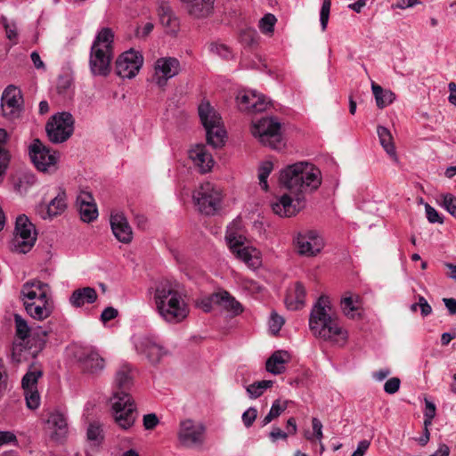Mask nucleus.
<instances>
[{"label":"nucleus","instance_id":"obj_1","mask_svg":"<svg viewBox=\"0 0 456 456\" xmlns=\"http://www.w3.org/2000/svg\"><path fill=\"white\" fill-rule=\"evenodd\" d=\"M280 181L289 194H284L273 202L272 209L281 217H290L304 208L305 195L317 190L321 185V171L311 163L297 162L281 172Z\"/></svg>","mask_w":456,"mask_h":456},{"label":"nucleus","instance_id":"obj_2","mask_svg":"<svg viewBox=\"0 0 456 456\" xmlns=\"http://www.w3.org/2000/svg\"><path fill=\"white\" fill-rule=\"evenodd\" d=\"M309 328L314 337L335 345L342 346L347 340V331L340 325L330 299L325 295H322L313 305Z\"/></svg>","mask_w":456,"mask_h":456},{"label":"nucleus","instance_id":"obj_3","mask_svg":"<svg viewBox=\"0 0 456 456\" xmlns=\"http://www.w3.org/2000/svg\"><path fill=\"white\" fill-rule=\"evenodd\" d=\"M13 319L15 335L20 341L12 344V361L21 362L36 358L45 346L48 331L41 327L32 331L28 322L18 314H14Z\"/></svg>","mask_w":456,"mask_h":456},{"label":"nucleus","instance_id":"obj_4","mask_svg":"<svg viewBox=\"0 0 456 456\" xmlns=\"http://www.w3.org/2000/svg\"><path fill=\"white\" fill-rule=\"evenodd\" d=\"M153 299L158 314L168 323H179L189 314L183 294L169 281H161L156 285Z\"/></svg>","mask_w":456,"mask_h":456},{"label":"nucleus","instance_id":"obj_5","mask_svg":"<svg viewBox=\"0 0 456 456\" xmlns=\"http://www.w3.org/2000/svg\"><path fill=\"white\" fill-rule=\"evenodd\" d=\"M20 297L27 314L37 321L47 319L54 305L49 285L39 280H31L22 285Z\"/></svg>","mask_w":456,"mask_h":456},{"label":"nucleus","instance_id":"obj_6","mask_svg":"<svg viewBox=\"0 0 456 456\" xmlns=\"http://www.w3.org/2000/svg\"><path fill=\"white\" fill-rule=\"evenodd\" d=\"M114 32L110 28H101L90 49L89 66L94 76H108L114 56Z\"/></svg>","mask_w":456,"mask_h":456},{"label":"nucleus","instance_id":"obj_7","mask_svg":"<svg viewBox=\"0 0 456 456\" xmlns=\"http://www.w3.org/2000/svg\"><path fill=\"white\" fill-rule=\"evenodd\" d=\"M110 403L115 423L124 430L131 428L139 415L132 395L129 393H113Z\"/></svg>","mask_w":456,"mask_h":456},{"label":"nucleus","instance_id":"obj_8","mask_svg":"<svg viewBox=\"0 0 456 456\" xmlns=\"http://www.w3.org/2000/svg\"><path fill=\"white\" fill-rule=\"evenodd\" d=\"M198 110L206 130L208 143L214 148L221 147L226 136V132L221 124V117L208 102H201Z\"/></svg>","mask_w":456,"mask_h":456},{"label":"nucleus","instance_id":"obj_9","mask_svg":"<svg viewBox=\"0 0 456 456\" xmlns=\"http://www.w3.org/2000/svg\"><path fill=\"white\" fill-rule=\"evenodd\" d=\"M37 238L35 225L27 216L20 215L16 218L13 238L10 242L12 252L26 254L34 247Z\"/></svg>","mask_w":456,"mask_h":456},{"label":"nucleus","instance_id":"obj_10","mask_svg":"<svg viewBox=\"0 0 456 456\" xmlns=\"http://www.w3.org/2000/svg\"><path fill=\"white\" fill-rule=\"evenodd\" d=\"M251 133L259 142L273 150H280L283 146L281 133V123L273 117H265L253 123Z\"/></svg>","mask_w":456,"mask_h":456},{"label":"nucleus","instance_id":"obj_11","mask_svg":"<svg viewBox=\"0 0 456 456\" xmlns=\"http://www.w3.org/2000/svg\"><path fill=\"white\" fill-rule=\"evenodd\" d=\"M28 153L35 167L42 173L53 174L58 169L60 154L44 144L39 139H34L28 147Z\"/></svg>","mask_w":456,"mask_h":456},{"label":"nucleus","instance_id":"obj_12","mask_svg":"<svg viewBox=\"0 0 456 456\" xmlns=\"http://www.w3.org/2000/svg\"><path fill=\"white\" fill-rule=\"evenodd\" d=\"M75 119L67 111L58 112L51 117L45 125L49 141L53 143H62L69 139L74 132Z\"/></svg>","mask_w":456,"mask_h":456},{"label":"nucleus","instance_id":"obj_13","mask_svg":"<svg viewBox=\"0 0 456 456\" xmlns=\"http://www.w3.org/2000/svg\"><path fill=\"white\" fill-rule=\"evenodd\" d=\"M225 240L232 253L248 267L256 268L261 265L259 251L255 248L244 246L245 237L241 234L227 230Z\"/></svg>","mask_w":456,"mask_h":456},{"label":"nucleus","instance_id":"obj_14","mask_svg":"<svg viewBox=\"0 0 456 456\" xmlns=\"http://www.w3.org/2000/svg\"><path fill=\"white\" fill-rule=\"evenodd\" d=\"M193 200L201 213L215 214L220 208L221 193L211 183H202L193 193Z\"/></svg>","mask_w":456,"mask_h":456},{"label":"nucleus","instance_id":"obj_15","mask_svg":"<svg viewBox=\"0 0 456 456\" xmlns=\"http://www.w3.org/2000/svg\"><path fill=\"white\" fill-rule=\"evenodd\" d=\"M143 63L141 53L130 49L124 52L116 61V73L123 78L134 77Z\"/></svg>","mask_w":456,"mask_h":456},{"label":"nucleus","instance_id":"obj_16","mask_svg":"<svg viewBox=\"0 0 456 456\" xmlns=\"http://www.w3.org/2000/svg\"><path fill=\"white\" fill-rule=\"evenodd\" d=\"M23 98L21 91L12 86H8L1 97V109L3 116L10 120L18 118L22 112Z\"/></svg>","mask_w":456,"mask_h":456},{"label":"nucleus","instance_id":"obj_17","mask_svg":"<svg viewBox=\"0 0 456 456\" xmlns=\"http://www.w3.org/2000/svg\"><path fill=\"white\" fill-rule=\"evenodd\" d=\"M139 354L144 355L151 363H157L167 354V351L153 337H138L134 341Z\"/></svg>","mask_w":456,"mask_h":456},{"label":"nucleus","instance_id":"obj_18","mask_svg":"<svg viewBox=\"0 0 456 456\" xmlns=\"http://www.w3.org/2000/svg\"><path fill=\"white\" fill-rule=\"evenodd\" d=\"M295 242L298 254L305 256H316L323 248L322 239L313 230L299 232Z\"/></svg>","mask_w":456,"mask_h":456},{"label":"nucleus","instance_id":"obj_19","mask_svg":"<svg viewBox=\"0 0 456 456\" xmlns=\"http://www.w3.org/2000/svg\"><path fill=\"white\" fill-rule=\"evenodd\" d=\"M77 362L81 370L91 375L100 374L105 367L104 359L93 346L83 348L77 354Z\"/></svg>","mask_w":456,"mask_h":456},{"label":"nucleus","instance_id":"obj_20","mask_svg":"<svg viewBox=\"0 0 456 456\" xmlns=\"http://www.w3.org/2000/svg\"><path fill=\"white\" fill-rule=\"evenodd\" d=\"M180 62L173 57L159 58L155 62L156 83L164 86L169 78L174 77L179 72Z\"/></svg>","mask_w":456,"mask_h":456},{"label":"nucleus","instance_id":"obj_21","mask_svg":"<svg viewBox=\"0 0 456 456\" xmlns=\"http://www.w3.org/2000/svg\"><path fill=\"white\" fill-rule=\"evenodd\" d=\"M205 428L201 425H195L192 420L186 419L181 423L179 439L186 446L200 445L204 441Z\"/></svg>","mask_w":456,"mask_h":456},{"label":"nucleus","instance_id":"obj_22","mask_svg":"<svg viewBox=\"0 0 456 456\" xmlns=\"http://www.w3.org/2000/svg\"><path fill=\"white\" fill-rule=\"evenodd\" d=\"M46 425L48 428L53 429V439L63 438L68 433L67 411L61 408H55L49 411Z\"/></svg>","mask_w":456,"mask_h":456},{"label":"nucleus","instance_id":"obj_23","mask_svg":"<svg viewBox=\"0 0 456 456\" xmlns=\"http://www.w3.org/2000/svg\"><path fill=\"white\" fill-rule=\"evenodd\" d=\"M110 226L116 239L125 244L130 243L133 239L132 228L123 213H112Z\"/></svg>","mask_w":456,"mask_h":456},{"label":"nucleus","instance_id":"obj_24","mask_svg":"<svg viewBox=\"0 0 456 456\" xmlns=\"http://www.w3.org/2000/svg\"><path fill=\"white\" fill-rule=\"evenodd\" d=\"M239 108L241 110L262 112L266 110L268 102L264 95L254 91L240 93L237 96Z\"/></svg>","mask_w":456,"mask_h":456},{"label":"nucleus","instance_id":"obj_25","mask_svg":"<svg viewBox=\"0 0 456 456\" xmlns=\"http://www.w3.org/2000/svg\"><path fill=\"white\" fill-rule=\"evenodd\" d=\"M77 205L84 222L90 223L97 218L98 209L90 192L81 191L77 197Z\"/></svg>","mask_w":456,"mask_h":456},{"label":"nucleus","instance_id":"obj_26","mask_svg":"<svg viewBox=\"0 0 456 456\" xmlns=\"http://www.w3.org/2000/svg\"><path fill=\"white\" fill-rule=\"evenodd\" d=\"M189 157L202 174L211 170L214 165V159L211 154L202 144L196 145L189 151Z\"/></svg>","mask_w":456,"mask_h":456},{"label":"nucleus","instance_id":"obj_27","mask_svg":"<svg viewBox=\"0 0 456 456\" xmlns=\"http://www.w3.org/2000/svg\"><path fill=\"white\" fill-rule=\"evenodd\" d=\"M98 295L94 288L84 287L75 289L69 298V303L75 308L84 306L86 304H94Z\"/></svg>","mask_w":456,"mask_h":456},{"label":"nucleus","instance_id":"obj_28","mask_svg":"<svg viewBox=\"0 0 456 456\" xmlns=\"http://www.w3.org/2000/svg\"><path fill=\"white\" fill-rule=\"evenodd\" d=\"M134 384L129 365H122L116 372L113 393H128Z\"/></svg>","mask_w":456,"mask_h":456},{"label":"nucleus","instance_id":"obj_29","mask_svg":"<svg viewBox=\"0 0 456 456\" xmlns=\"http://www.w3.org/2000/svg\"><path fill=\"white\" fill-rule=\"evenodd\" d=\"M289 360V354L287 351H275L266 361V370L272 374L277 375L284 372L285 363Z\"/></svg>","mask_w":456,"mask_h":456},{"label":"nucleus","instance_id":"obj_30","mask_svg":"<svg viewBox=\"0 0 456 456\" xmlns=\"http://www.w3.org/2000/svg\"><path fill=\"white\" fill-rule=\"evenodd\" d=\"M67 208V195L63 189L60 188L57 195L49 202L45 208V214L43 218H53L61 215Z\"/></svg>","mask_w":456,"mask_h":456},{"label":"nucleus","instance_id":"obj_31","mask_svg":"<svg viewBox=\"0 0 456 456\" xmlns=\"http://www.w3.org/2000/svg\"><path fill=\"white\" fill-rule=\"evenodd\" d=\"M305 289L301 282H297L294 288L289 291L285 304L290 310H297L304 306L305 300Z\"/></svg>","mask_w":456,"mask_h":456},{"label":"nucleus","instance_id":"obj_32","mask_svg":"<svg viewBox=\"0 0 456 456\" xmlns=\"http://www.w3.org/2000/svg\"><path fill=\"white\" fill-rule=\"evenodd\" d=\"M215 298L216 300H219V305L233 315H239L244 310L242 305L225 290L216 292L214 299Z\"/></svg>","mask_w":456,"mask_h":456},{"label":"nucleus","instance_id":"obj_33","mask_svg":"<svg viewBox=\"0 0 456 456\" xmlns=\"http://www.w3.org/2000/svg\"><path fill=\"white\" fill-rule=\"evenodd\" d=\"M371 90L378 108L384 109L395 99V94L390 90H384L379 85L372 82Z\"/></svg>","mask_w":456,"mask_h":456},{"label":"nucleus","instance_id":"obj_34","mask_svg":"<svg viewBox=\"0 0 456 456\" xmlns=\"http://www.w3.org/2000/svg\"><path fill=\"white\" fill-rule=\"evenodd\" d=\"M43 376V370L40 366L31 364L27 373L21 379V387L24 390L37 389L38 379Z\"/></svg>","mask_w":456,"mask_h":456},{"label":"nucleus","instance_id":"obj_35","mask_svg":"<svg viewBox=\"0 0 456 456\" xmlns=\"http://www.w3.org/2000/svg\"><path fill=\"white\" fill-rule=\"evenodd\" d=\"M37 179L33 172H21L14 182V189L20 194L26 193L29 188L37 183Z\"/></svg>","mask_w":456,"mask_h":456},{"label":"nucleus","instance_id":"obj_36","mask_svg":"<svg viewBox=\"0 0 456 456\" xmlns=\"http://www.w3.org/2000/svg\"><path fill=\"white\" fill-rule=\"evenodd\" d=\"M340 306L346 316L354 319L360 306L359 297L351 294L345 295L340 301Z\"/></svg>","mask_w":456,"mask_h":456},{"label":"nucleus","instance_id":"obj_37","mask_svg":"<svg viewBox=\"0 0 456 456\" xmlns=\"http://www.w3.org/2000/svg\"><path fill=\"white\" fill-rule=\"evenodd\" d=\"M378 136L379 142L385 151L391 157H395V148L393 142V137L390 131L382 126H379L377 128Z\"/></svg>","mask_w":456,"mask_h":456},{"label":"nucleus","instance_id":"obj_38","mask_svg":"<svg viewBox=\"0 0 456 456\" xmlns=\"http://www.w3.org/2000/svg\"><path fill=\"white\" fill-rule=\"evenodd\" d=\"M288 407V403H281L280 400H275L267 413V415L262 419V427L266 426L273 419L279 417Z\"/></svg>","mask_w":456,"mask_h":456},{"label":"nucleus","instance_id":"obj_39","mask_svg":"<svg viewBox=\"0 0 456 456\" xmlns=\"http://www.w3.org/2000/svg\"><path fill=\"white\" fill-rule=\"evenodd\" d=\"M239 38L245 46H254L258 42V34L256 29L246 28L240 30Z\"/></svg>","mask_w":456,"mask_h":456},{"label":"nucleus","instance_id":"obj_40","mask_svg":"<svg viewBox=\"0 0 456 456\" xmlns=\"http://www.w3.org/2000/svg\"><path fill=\"white\" fill-rule=\"evenodd\" d=\"M273 386L271 380H262L255 382L247 387V392L251 398H257L264 394V392Z\"/></svg>","mask_w":456,"mask_h":456},{"label":"nucleus","instance_id":"obj_41","mask_svg":"<svg viewBox=\"0 0 456 456\" xmlns=\"http://www.w3.org/2000/svg\"><path fill=\"white\" fill-rule=\"evenodd\" d=\"M273 170V163L271 161H265L261 164L258 168V179L259 184L264 191L268 190L267 178Z\"/></svg>","mask_w":456,"mask_h":456},{"label":"nucleus","instance_id":"obj_42","mask_svg":"<svg viewBox=\"0 0 456 456\" xmlns=\"http://www.w3.org/2000/svg\"><path fill=\"white\" fill-rule=\"evenodd\" d=\"M87 439L99 445L103 440V434L102 426L99 423L94 422L88 426Z\"/></svg>","mask_w":456,"mask_h":456},{"label":"nucleus","instance_id":"obj_43","mask_svg":"<svg viewBox=\"0 0 456 456\" xmlns=\"http://www.w3.org/2000/svg\"><path fill=\"white\" fill-rule=\"evenodd\" d=\"M27 407L30 410H36L40 405V395L37 389L24 390Z\"/></svg>","mask_w":456,"mask_h":456},{"label":"nucleus","instance_id":"obj_44","mask_svg":"<svg viewBox=\"0 0 456 456\" xmlns=\"http://www.w3.org/2000/svg\"><path fill=\"white\" fill-rule=\"evenodd\" d=\"M276 17L272 13L265 14L259 20V28L264 34H270L273 32L274 25L276 23Z\"/></svg>","mask_w":456,"mask_h":456},{"label":"nucleus","instance_id":"obj_45","mask_svg":"<svg viewBox=\"0 0 456 456\" xmlns=\"http://www.w3.org/2000/svg\"><path fill=\"white\" fill-rule=\"evenodd\" d=\"M441 198V206L456 218V197L451 193H446L443 194Z\"/></svg>","mask_w":456,"mask_h":456},{"label":"nucleus","instance_id":"obj_46","mask_svg":"<svg viewBox=\"0 0 456 456\" xmlns=\"http://www.w3.org/2000/svg\"><path fill=\"white\" fill-rule=\"evenodd\" d=\"M209 51L225 60H229L232 56L231 49L224 44L212 43L209 45Z\"/></svg>","mask_w":456,"mask_h":456},{"label":"nucleus","instance_id":"obj_47","mask_svg":"<svg viewBox=\"0 0 456 456\" xmlns=\"http://www.w3.org/2000/svg\"><path fill=\"white\" fill-rule=\"evenodd\" d=\"M159 19L162 25L166 27H175L177 24L176 19L169 7H161Z\"/></svg>","mask_w":456,"mask_h":456},{"label":"nucleus","instance_id":"obj_48","mask_svg":"<svg viewBox=\"0 0 456 456\" xmlns=\"http://www.w3.org/2000/svg\"><path fill=\"white\" fill-rule=\"evenodd\" d=\"M331 6V0H323L320 11V23L322 30L324 31L327 28V25L330 18V12Z\"/></svg>","mask_w":456,"mask_h":456},{"label":"nucleus","instance_id":"obj_49","mask_svg":"<svg viewBox=\"0 0 456 456\" xmlns=\"http://www.w3.org/2000/svg\"><path fill=\"white\" fill-rule=\"evenodd\" d=\"M284 324V319L277 314L276 313H273L271 314L270 320H269V329L270 331L276 335L281 330V327Z\"/></svg>","mask_w":456,"mask_h":456},{"label":"nucleus","instance_id":"obj_50","mask_svg":"<svg viewBox=\"0 0 456 456\" xmlns=\"http://www.w3.org/2000/svg\"><path fill=\"white\" fill-rule=\"evenodd\" d=\"M257 417V411L255 407H249L241 416L242 422L246 428H250Z\"/></svg>","mask_w":456,"mask_h":456},{"label":"nucleus","instance_id":"obj_51","mask_svg":"<svg viewBox=\"0 0 456 456\" xmlns=\"http://www.w3.org/2000/svg\"><path fill=\"white\" fill-rule=\"evenodd\" d=\"M425 210H426L427 218L429 223H431V224H436V223L443 224L444 223V220L441 217V216L439 215V213L429 204H426Z\"/></svg>","mask_w":456,"mask_h":456},{"label":"nucleus","instance_id":"obj_52","mask_svg":"<svg viewBox=\"0 0 456 456\" xmlns=\"http://www.w3.org/2000/svg\"><path fill=\"white\" fill-rule=\"evenodd\" d=\"M9 161V151L7 150H0V182L4 179Z\"/></svg>","mask_w":456,"mask_h":456},{"label":"nucleus","instance_id":"obj_53","mask_svg":"<svg viewBox=\"0 0 456 456\" xmlns=\"http://www.w3.org/2000/svg\"><path fill=\"white\" fill-rule=\"evenodd\" d=\"M6 37L12 43V45H16L18 43V29L17 24L14 20H12V24H10L7 28H4Z\"/></svg>","mask_w":456,"mask_h":456},{"label":"nucleus","instance_id":"obj_54","mask_svg":"<svg viewBox=\"0 0 456 456\" xmlns=\"http://www.w3.org/2000/svg\"><path fill=\"white\" fill-rule=\"evenodd\" d=\"M401 381L398 378L389 379L384 385V390L389 395L396 393L400 388Z\"/></svg>","mask_w":456,"mask_h":456},{"label":"nucleus","instance_id":"obj_55","mask_svg":"<svg viewBox=\"0 0 456 456\" xmlns=\"http://www.w3.org/2000/svg\"><path fill=\"white\" fill-rule=\"evenodd\" d=\"M418 305L420 307L421 314L423 316H428V314H431L432 308L429 305V304L428 303V301L423 297H419V303L418 304H413L411 305V309L413 311H416V308H417Z\"/></svg>","mask_w":456,"mask_h":456},{"label":"nucleus","instance_id":"obj_56","mask_svg":"<svg viewBox=\"0 0 456 456\" xmlns=\"http://www.w3.org/2000/svg\"><path fill=\"white\" fill-rule=\"evenodd\" d=\"M420 4L421 2L419 0H397L391 5V8L404 10Z\"/></svg>","mask_w":456,"mask_h":456},{"label":"nucleus","instance_id":"obj_57","mask_svg":"<svg viewBox=\"0 0 456 456\" xmlns=\"http://www.w3.org/2000/svg\"><path fill=\"white\" fill-rule=\"evenodd\" d=\"M159 424V419L155 413L143 416V427L145 429H153Z\"/></svg>","mask_w":456,"mask_h":456},{"label":"nucleus","instance_id":"obj_58","mask_svg":"<svg viewBox=\"0 0 456 456\" xmlns=\"http://www.w3.org/2000/svg\"><path fill=\"white\" fill-rule=\"evenodd\" d=\"M289 435L288 432L282 431L280 428L273 427L269 434V438L273 443H275L279 439L286 440Z\"/></svg>","mask_w":456,"mask_h":456},{"label":"nucleus","instance_id":"obj_59","mask_svg":"<svg viewBox=\"0 0 456 456\" xmlns=\"http://www.w3.org/2000/svg\"><path fill=\"white\" fill-rule=\"evenodd\" d=\"M118 310L112 306L106 307L101 314V321L102 322H107L115 319L118 316Z\"/></svg>","mask_w":456,"mask_h":456},{"label":"nucleus","instance_id":"obj_60","mask_svg":"<svg viewBox=\"0 0 456 456\" xmlns=\"http://www.w3.org/2000/svg\"><path fill=\"white\" fill-rule=\"evenodd\" d=\"M215 293H213L209 297L203 299L200 302V307L205 313L211 312L213 308V305H219V300H216Z\"/></svg>","mask_w":456,"mask_h":456},{"label":"nucleus","instance_id":"obj_61","mask_svg":"<svg viewBox=\"0 0 456 456\" xmlns=\"http://www.w3.org/2000/svg\"><path fill=\"white\" fill-rule=\"evenodd\" d=\"M17 441L16 436L10 431H0V446Z\"/></svg>","mask_w":456,"mask_h":456},{"label":"nucleus","instance_id":"obj_62","mask_svg":"<svg viewBox=\"0 0 456 456\" xmlns=\"http://www.w3.org/2000/svg\"><path fill=\"white\" fill-rule=\"evenodd\" d=\"M370 441L362 440L358 443L356 450L353 452L352 456H363L370 447Z\"/></svg>","mask_w":456,"mask_h":456},{"label":"nucleus","instance_id":"obj_63","mask_svg":"<svg viewBox=\"0 0 456 456\" xmlns=\"http://www.w3.org/2000/svg\"><path fill=\"white\" fill-rule=\"evenodd\" d=\"M436 405L431 401L426 399L425 400V411H424V417H428L429 419H434L436 416Z\"/></svg>","mask_w":456,"mask_h":456},{"label":"nucleus","instance_id":"obj_64","mask_svg":"<svg viewBox=\"0 0 456 456\" xmlns=\"http://www.w3.org/2000/svg\"><path fill=\"white\" fill-rule=\"evenodd\" d=\"M312 427L314 433L318 440L322 438V424L317 418H313Z\"/></svg>","mask_w":456,"mask_h":456}]
</instances>
